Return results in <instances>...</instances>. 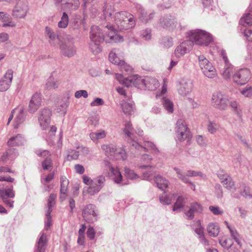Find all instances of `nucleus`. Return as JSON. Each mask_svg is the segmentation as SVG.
Wrapping results in <instances>:
<instances>
[{"mask_svg": "<svg viewBox=\"0 0 252 252\" xmlns=\"http://www.w3.org/2000/svg\"><path fill=\"white\" fill-rule=\"evenodd\" d=\"M239 23L243 26L252 25V14L249 13L245 14L240 19Z\"/></svg>", "mask_w": 252, "mask_h": 252, "instance_id": "38", "label": "nucleus"}, {"mask_svg": "<svg viewBox=\"0 0 252 252\" xmlns=\"http://www.w3.org/2000/svg\"><path fill=\"white\" fill-rule=\"evenodd\" d=\"M134 77L133 85L141 90H145L146 79H143L137 75H134Z\"/></svg>", "mask_w": 252, "mask_h": 252, "instance_id": "34", "label": "nucleus"}, {"mask_svg": "<svg viewBox=\"0 0 252 252\" xmlns=\"http://www.w3.org/2000/svg\"><path fill=\"white\" fill-rule=\"evenodd\" d=\"M145 89L150 91H154L159 87V83L158 80L154 78H146Z\"/></svg>", "mask_w": 252, "mask_h": 252, "instance_id": "28", "label": "nucleus"}, {"mask_svg": "<svg viewBox=\"0 0 252 252\" xmlns=\"http://www.w3.org/2000/svg\"><path fill=\"white\" fill-rule=\"evenodd\" d=\"M28 10L27 2L23 0H19L12 9L11 15L15 19H24Z\"/></svg>", "mask_w": 252, "mask_h": 252, "instance_id": "7", "label": "nucleus"}, {"mask_svg": "<svg viewBox=\"0 0 252 252\" xmlns=\"http://www.w3.org/2000/svg\"><path fill=\"white\" fill-rule=\"evenodd\" d=\"M57 197V195L55 194L51 193L49 196L47 203L48 210L46 212L47 214H51L53 209V207L55 205V199Z\"/></svg>", "mask_w": 252, "mask_h": 252, "instance_id": "40", "label": "nucleus"}, {"mask_svg": "<svg viewBox=\"0 0 252 252\" xmlns=\"http://www.w3.org/2000/svg\"><path fill=\"white\" fill-rule=\"evenodd\" d=\"M118 66L122 72L128 73L132 70L131 67L126 64L123 60L121 61V62H120V64H119Z\"/></svg>", "mask_w": 252, "mask_h": 252, "instance_id": "52", "label": "nucleus"}, {"mask_svg": "<svg viewBox=\"0 0 252 252\" xmlns=\"http://www.w3.org/2000/svg\"><path fill=\"white\" fill-rule=\"evenodd\" d=\"M174 170L176 171L178 178L186 184L189 182V177H202L203 176L202 173L199 171L188 170L186 172H183L181 169L177 167H175Z\"/></svg>", "mask_w": 252, "mask_h": 252, "instance_id": "12", "label": "nucleus"}, {"mask_svg": "<svg viewBox=\"0 0 252 252\" xmlns=\"http://www.w3.org/2000/svg\"><path fill=\"white\" fill-rule=\"evenodd\" d=\"M177 130L183 132H187V130H189V129L188 128L187 125L185 122L183 120H179L177 122Z\"/></svg>", "mask_w": 252, "mask_h": 252, "instance_id": "49", "label": "nucleus"}, {"mask_svg": "<svg viewBox=\"0 0 252 252\" xmlns=\"http://www.w3.org/2000/svg\"><path fill=\"white\" fill-rule=\"evenodd\" d=\"M217 176L220 180L224 187L228 189H231L234 187V182L231 177L223 170H219L217 172Z\"/></svg>", "mask_w": 252, "mask_h": 252, "instance_id": "14", "label": "nucleus"}, {"mask_svg": "<svg viewBox=\"0 0 252 252\" xmlns=\"http://www.w3.org/2000/svg\"><path fill=\"white\" fill-rule=\"evenodd\" d=\"M106 28L110 31L107 35L104 36L106 42H116L123 40V37H120L113 31L114 27L112 25H107Z\"/></svg>", "mask_w": 252, "mask_h": 252, "instance_id": "21", "label": "nucleus"}, {"mask_svg": "<svg viewBox=\"0 0 252 252\" xmlns=\"http://www.w3.org/2000/svg\"><path fill=\"white\" fill-rule=\"evenodd\" d=\"M101 149L107 156H114L117 151L116 146L113 144H103L101 146Z\"/></svg>", "mask_w": 252, "mask_h": 252, "instance_id": "31", "label": "nucleus"}, {"mask_svg": "<svg viewBox=\"0 0 252 252\" xmlns=\"http://www.w3.org/2000/svg\"><path fill=\"white\" fill-rule=\"evenodd\" d=\"M226 65L224 66V70L222 73V75L223 77L225 79H228L230 78L231 74L233 72V66L227 63V64H225Z\"/></svg>", "mask_w": 252, "mask_h": 252, "instance_id": "42", "label": "nucleus"}, {"mask_svg": "<svg viewBox=\"0 0 252 252\" xmlns=\"http://www.w3.org/2000/svg\"><path fill=\"white\" fill-rule=\"evenodd\" d=\"M208 234L212 237H217L220 232V227L216 223H210L207 228Z\"/></svg>", "mask_w": 252, "mask_h": 252, "instance_id": "30", "label": "nucleus"}, {"mask_svg": "<svg viewBox=\"0 0 252 252\" xmlns=\"http://www.w3.org/2000/svg\"><path fill=\"white\" fill-rule=\"evenodd\" d=\"M188 37L193 43L201 46H208L213 40L212 35L205 31L196 29L188 33Z\"/></svg>", "mask_w": 252, "mask_h": 252, "instance_id": "1", "label": "nucleus"}, {"mask_svg": "<svg viewBox=\"0 0 252 252\" xmlns=\"http://www.w3.org/2000/svg\"><path fill=\"white\" fill-rule=\"evenodd\" d=\"M176 136L178 140L180 141H184L186 139L189 140L191 137L189 130H187V132L176 131Z\"/></svg>", "mask_w": 252, "mask_h": 252, "instance_id": "43", "label": "nucleus"}, {"mask_svg": "<svg viewBox=\"0 0 252 252\" xmlns=\"http://www.w3.org/2000/svg\"><path fill=\"white\" fill-rule=\"evenodd\" d=\"M41 98L39 93H35L32 96L29 104L28 111L30 113H34L41 105Z\"/></svg>", "mask_w": 252, "mask_h": 252, "instance_id": "18", "label": "nucleus"}, {"mask_svg": "<svg viewBox=\"0 0 252 252\" xmlns=\"http://www.w3.org/2000/svg\"><path fill=\"white\" fill-rule=\"evenodd\" d=\"M229 99L221 92H217L212 94L211 102L215 108L223 111L227 109Z\"/></svg>", "mask_w": 252, "mask_h": 252, "instance_id": "3", "label": "nucleus"}, {"mask_svg": "<svg viewBox=\"0 0 252 252\" xmlns=\"http://www.w3.org/2000/svg\"><path fill=\"white\" fill-rule=\"evenodd\" d=\"M228 105H230L233 112L239 117H241L242 110L239 103L234 99H229Z\"/></svg>", "mask_w": 252, "mask_h": 252, "instance_id": "32", "label": "nucleus"}, {"mask_svg": "<svg viewBox=\"0 0 252 252\" xmlns=\"http://www.w3.org/2000/svg\"><path fill=\"white\" fill-rule=\"evenodd\" d=\"M45 32L49 38L52 41H54L57 37L56 34L48 27H46Z\"/></svg>", "mask_w": 252, "mask_h": 252, "instance_id": "63", "label": "nucleus"}, {"mask_svg": "<svg viewBox=\"0 0 252 252\" xmlns=\"http://www.w3.org/2000/svg\"><path fill=\"white\" fill-rule=\"evenodd\" d=\"M34 247L35 252H44L47 246V235L43 232H40L38 235Z\"/></svg>", "mask_w": 252, "mask_h": 252, "instance_id": "20", "label": "nucleus"}, {"mask_svg": "<svg viewBox=\"0 0 252 252\" xmlns=\"http://www.w3.org/2000/svg\"><path fill=\"white\" fill-rule=\"evenodd\" d=\"M159 24L164 29L173 31L176 27L178 22L175 16L169 14L161 17L159 19Z\"/></svg>", "mask_w": 252, "mask_h": 252, "instance_id": "10", "label": "nucleus"}, {"mask_svg": "<svg viewBox=\"0 0 252 252\" xmlns=\"http://www.w3.org/2000/svg\"><path fill=\"white\" fill-rule=\"evenodd\" d=\"M144 180L151 181L154 180L157 187L161 190H164L168 186L169 182L165 178L160 175L156 176L152 171L143 173Z\"/></svg>", "mask_w": 252, "mask_h": 252, "instance_id": "4", "label": "nucleus"}, {"mask_svg": "<svg viewBox=\"0 0 252 252\" xmlns=\"http://www.w3.org/2000/svg\"><path fill=\"white\" fill-rule=\"evenodd\" d=\"M60 84L59 80L51 77L47 79L45 86L47 89L53 90L58 88Z\"/></svg>", "mask_w": 252, "mask_h": 252, "instance_id": "33", "label": "nucleus"}, {"mask_svg": "<svg viewBox=\"0 0 252 252\" xmlns=\"http://www.w3.org/2000/svg\"><path fill=\"white\" fill-rule=\"evenodd\" d=\"M15 151H16V149H9L6 151L4 153H3L0 158L1 161H2L3 162H6L9 157H10L11 152Z\"/></svg>", "mask_w": 252, "mask_h": 252, "instance_id": "60", "label": "nucleus"}, {"mask_svg": "<svg viewBox=\"0 0 252 252\" xmlns=\"http://www.w3.org/2000/svg\"><path fill=\"white\" fill-rule=\"evenodd\" d=\"M0 20L4 23L2 24V27H15L16 24L12 21L11 17L7 13L0 12Z\"/></svg>", "mask_w": 252, "mask_h": 252, "instance_id": "25", "label": "nucleus"}, {"mask_svg": "<svg viewBox=\"0 0 252 252\" xmlns=\"http://www.w3.org/2000/svg\"><path fill=\"white\" fill-rule=\"evenodd\" d=\"M110 172L111 178L115 183L117 184H122V185L125 184L123 183V177L118 167L111 168Z\"/></svg>", "mask_w": 252, "mask_h": 252, "instance_id": "26", "label": "nucleus"}, {"mask_svg": "<svg viewBox=\"0 0 252 252\" xmlns=\"http://www.w3.org/2000/svg\"><path fill=\"white\" fill-rule=\"evenodd\" d=\"M202 211V207L200 204L197 202L190 203L189 207V209L184 211L186 216V219L189 220H192L194 219L195 215L200 213Z\"/></svg>", "mask_w": 252, "mask_h": 252, "instance_id": "15", "label": "nucleus"}, {"mask_svg": "<svg viewBox=\"0 0 252 252\" xmlns=\"http://www.w3.org/2000/svg\"><path fill=\"white\" fill-rule=\"evenodd\" d=\"M13 70L8 69L0 80V92H4L9 89L13 79Z\"/></svg>", "mask_w": 252, "mask_h": 252, "instance_id": "16", "label": "nucleus"}, {"mask_svg": "<svg viewBox=\"0 0 252 252\" xmlns=\"http://www.w3.org/2000/svg\"><path fill=\"white\" fill-rule=\"evenodd\" d=\"M199 66L204 74L207 77L213 78L216 75L215 68L212 63L205 57L204 55L198 56Z\"/></svg>", "mask_w": 252, "mask_h": 252, "instance_id": "5", "label": "nucleus"}, {"mask_svg": "<svg viewBox=\"0 0 252 252\" xmlns=\"http://www.w3.org/2000/svg\"><path fill=\"white\" fill-rule=\"evenodd\" d=\"M116 79L119 82V83L124 86L129 87L133 85V81L134 79V75L130 76L126 78H124L123 75L121 74H116Z\"/></svg>", "mask_w": 252, "mask_h": 252, "instance_id": "23", "label": "nucleus"}, {"mask_svg": "<svg viewBox=\"0 0 252 252\" xmlns=\"http://www.w3.org/2000/svg\"><path fill=\"white\" fill-rule=\"evenodd\" d=\"M68 103L67 102H63L57 108V112L64 115L66 113V109L68 107Z\"/></svg>", "mask_w": 252, "mask_h": 252, "instance_id": "53", "label": "nucleus"}, {"mask_svg": "<svg viewBox=\"0 0 252 252\" xmlns=\"http://www.w3.org/2000/svg\"><path fill=\"white\" fill-rule=\"evenodd\" d=\"M141 37L145 40H149L151 38V30L150 29H146L141 32Z\"/></svg>", "mask_w": 252, "mask_h": 252, "instance_id": "56", "label": "nucleus"}, {"mask_svg": "<svg viewBox=\"0 0 252 252\" xmlns=\"http://www.w3.org/2000/svg\"><path fill=\"white\" fill-rule=\"evenodd\" d=\"M42 166L44 170H48L52 166V161L50 158H46L42 162Z\"/></svg>", "mask_w": 252, "mask_h": 252, "instance_id": "55", "label": "nucleus"}, {"mask_svg": "<svg viewBox=\"0 0 252 252\" xmlns=\"http://www.w3.org/2000/svg\"><path fill=\"white\" fill-rule=\"evenodd\" d=\"M219 242L222 247L226 248V249L230 248L232 245V243L230 239L222 238L220 240Z\"/></svg>", "mask_w": 252, "mask_h": 252, "instance_id": "58", "label": "nucleus"}, {"mask_svg": "<svg viewBox=\"0 0 252 252\" xmlns=\"http://www.w3.org/2000/svg\"><path fill=\"white\" fill-rule=\"evenodd\" d=\"M106 135V133L104 130H100L95 132H92L90 134V138L94 142L105 138Z\"/></svg>", "mask_w": 252, "mask_h": 252, "instance_id": "36", "label": "nucleus"}, {"mask_svg": "<svg viewBox=\"0 0 252 252\" xmlns=\"http://www.w3.org/2000/svg\"><path fill=\"white\" fill-rule=\"evenodd\" d=\"M69 181L64 176L61 177L60 192H67Z\"/></svg>", "mask_w": 252, "mask_h": 252, "instance_id": "47", "label": "nucleus"}, {"mask_svg": "<svg viewBox=\"0 0 252 252\" xmlns=\"http://www.w3.org/2000/svg\"><path fill=\"white\" fill-rule=\"evenodd\" d=\"M117 50L116 49H115L110 53L109 55V60L110 62L112 63L118 65L119 64H120V62H121L122 60H120V59L117 56Z\"/></svg>", "mask_w": 252, "mask_h": 252, "instance_id": "44", "label": "nucleus"}, {"mask_svg": "<svg viewBox=\"0 0 252 252\" xmlns=\"http://www.w3.org/2000/svg\"><path fill=\"white\" fill-rule=\"evenodd\" d=\"M134 104L132 102H123L121 105V107L124 113L126 115H130L131 112L133 111Z\"/></svg>", "mask_w": 252, "mask_h": 252, "instance_id": "39", "label": "nucleus"}, {"mask_svg": "<svg viewBox=\"0 0 252 252\" xmlns=\"http://www.w3.org/2000/svg\"><path fill=\"white\" fill-rule=\"evenodd\" d=\"M160 44L162 47L168 48L173 45L172 38L169 36L163 37L160 39Z\"/></svg>", "mask_w": 252, "mask_h": 252, "instance_id": "45", "label": "nucleus"}, {"mask_svg": "<svg viewBox=\"0 0 252 252\" xmlns=\"http://www.w3.org/2000/svg\"><path fill=\"white\" fill-rule=\"evenodd\" d=\"M87 236L90 240H93L94 238L95 232L93 227L89 226L87 231Z\"/></svg>", "mask_w": 252, "mask_h": 252, "instance_id": "64", "label": "nucleus"}, {"mask_svg": "<svg viewBox=\"0 0 252 252\" xmlns=\"http://www.w3.org/2000/svg\"><path fill=\"white\" fill-rule=\"evenodd\" d=\"M209 210L215 215H222L223 211L218 206H210L209 207Z\"/></svg>", "mask_w": 252, "mask_h": 252, "instance_id": "61", "label": "nucleus"}, {"mask_svg": "<svg viewBox=\"0 0 252 252\" xmlns=\"http://www.w3.org/2000/svg\"><path fill=\"white\" fill-rule=\"evenodd\" d=\"M90 48L92 52L94 55H97L101 52V47L100 43L104 40V35L101 32L100 29L95 26H93L91 28L90 32Z\"/></svg>", "mask_w": 252, "mask_h": 252, "instance_id": "2", "label": "nucleus"}, {"mask_svg": "<svg viewBox=\"0 0 252 252\" xmlns=\"http://www.w3.org/2000/svg\"><path fill=\"white\" fill-rule=\"evenodd\" d=\"M60 49L62 54L68 58L74 56L76 53L73 43L68 40H65L60 45Z\"/></svg>", "mask_w": 252, "mask_h": 252, "instance_id": "13", "label": "nucleus"}, {"mask_svg": "<svg viewBox=\"0 0 252 252\" xmlns=\"http://www.w3.org/2000/svg\"><path fill=\"white\" fill-rule=\"evenodd\" d=\"M218 128L219 126L217 123L211 121L209 122V124L208 125V130L210 133L212 134L214 133Z\"/></svg>", "mask_w": 252, "mask_h": 252, "instance_id": "54", "label": "nucleus"}, {"mask_svg": "<svg viewBox=\"0 0 252 252\" xmlns=\"http://www.w3.org/2000/svg\"><path fill=\"white\" fill-rule=\"evenodd\" d=\"M192 83L189 79L182 78L178 83L177 90L178 93L182 96H187L192 91Z\"/></svg>", "mask_w": 252, "mask_h": 252, "instance_id": "11", "label": "nucleus"}, {"mask_svg": "<svg viewBox=\"0 0 252 252\" xmlns=\"http://www.w3.org/2000/svg\"><path fill=\"white\" fill-rule=\"evenodd\" d=\"M24 141V137L19 134L10 138L7 142V145L10 147L20 146L23 145Z\"/></svg>", "mask_w": 252, "mask_h": 252, "instance_id": "27", "label": "nucleus"}, {"mask_svg": "<svg viewBox=\"0 0 252 252\" xmlns=\"http://www.w3.org/2000/svg\"><path fill=\"white\" fill-rule=\"evenodd\" d=\"M186 204V200L184 197L182 196H179L178 197L176 202L173 206V211H177L179 209L184 208Z\"/></svg>", "mask_w": 252, "mask_h": 252, "instance_id": "35", "label": "nucleus"}, {"mask_svg": "<svg viewBox=\"0 0 252 252\" xmlns=\"http://www.w3.org/2000/svg\"><path fill=\"white\" fill-rule=\"evenodd\" d=\"M82 217L88 223H93L97 220V212L94 205L89 204L86 205L82 211Z\"/></svg>", "mask_w": 252, "mask_h": 252, "instance_id": "8", "label": "nucleus"}, {"mask_svg": "<svg viewBox=\"0 0 252 252\" xmlns=\"http://www.w3.org/2000/svg\"><path fill=\"white\" fill-rule=\"evenodd\" d=\"M96 185L97 187H100V189L103 187L105 182V178L103 175H100L96 178L95 179Z\"/></svg>", "mask_w": 252, "mask_h": 252, "instance_id": "59", "label": "nucleus"}, {"mask_svg": "<svg viewBox=\"0 0 252 252\" xmlns=\"http://www.w3.org/2000/svg\"><path fill=\"white\" fill-rule=\"evenodd\" d=\"M100 190V187L96 185L91 186L87 188V192L91 195H93L98 193Z\"/></svg>", "mask_w": 252, "mask_h": 252, "instance_id": "57", "label": "nucleus"}, {"mask_svg": "<svg viewBox=\"0 0 252 252\" xmlns=\"http://www.w3.org/2000/svg\"><path fill=\"white\" fill-rule=\"evenodd\" d=\"M135 7L138 13L139 18L142 22L146 23L153 18L155 13L148 14L143 7L138 3L135 4Z\"/></svg>", "mask_w": 252, "mask_h": 252, "instance_id": "19", "label": "nucleus"}, {"mask_svg": "<svg viewBox=\"0 0 252 252\" xmlns=\"http://www.w3.org/2000/svg\"><path fill=\"white\" fill-rule=\"evenodd\" d=\"M116 160H126L127 158V155L125 150L122 149H117V151L114 155Z\"/></svg>", "mask_w": 252, "mask_h": 252, "instance_id": "46", "label": "nucleus"}, {"mask_svg": "<svg viewBox=\"0 0 252 252\" xmlns=\"http://www.w3.org/2000/svg\"><path fill=\"white\" fill-rule=\"evenodd\" d=\"M192 43L190 40L184 41L177 46L175 49L174 54L176 57L180 58L191 49Z\"/></svg>", "mask_w": 252, "mask_h": 252, "instance_id": "17", "label": "nucleus"}, {"mask_svg": "<svg viewBox=\"0 0 252 252\" xmlns=\"http://www.w3.org/2000/svg\"><path fill=\"white\" fill-rule=\"evenodd\" d=\"M133 128L132 127V125L130 122H127L125 125V127L124 129L125 133L132 141L133 143L135 139L133 137Z\"/></svg>", "mask_w": 252, "mask_h": 252, "instance_id": "37", "label": "nucleus"}, {"mask_svg": "<svg viewBox=\"0 0 252 252\" xmlns=\"http://www.w3.org/2000/svg\"><path fill=\"white\" fill-rule=\"evenodd\" d=\"M26 112L24 109L21 108L18 110V113L15 119L14 128H17L19 126L23 123L26 118Z\"/></svg>", "mask_w": 252, "mask_h": 252, "instance_id": "29", "label": "nucleus"}, {"mask_svg": "<svg viewBox=\"0 0 252 252\" xmlns=\"http://www.w3.org/2000/svg\"><path fill=\"white\" fill-rule=\"evenodd\" d=\"M52 115V111L48 108H44L39 110L38 120L41 127L43 130L46 129L49 127Z\"/></svg>", "mask_w": 252, "mask_h": 252, "instance_id": "9", "label": "nucleus"}, {"mask_svg": "<svg viewBox=\"0 0 252 252\" xmlns=\"http://www.w3.org/2000/svg\"><path fill=\"white\" fill-rule=\"evenodd\" d=\"M162 104L165 108L169 113H172L173 112V104L172 102L166 97L162 98Z\"/></svg>", "mask_w": 252, "mask_h": 252, "instance_id": "41", "label": "nucleus"}, {"mask_svg": "<svg viewBox=\"0 0 252 252\" xmlns=\"http://www.w3.org/2000/svg\"><path fill=\"white\" fill-rule=\"evenodd\" d=\"M79 151L74 150H70L68 151L66 159L67 160H72L77 159L79 156Z\"/></svg>", "mask_w": 252, "mask_h": 252, "instance_id": "51", "label": "nucleus"}, {"mask_svg": "<svg viewBox=\"0 0 252 252\" xmlns=\"http://www.w3.org/2000/svg\"><path fill=\"white\" fill-rule=\"evenodd\" d=\"M127 15H129V13L126 11H121L116 13L115 16V22L118 27H120L121 29L125 28L124 25L122 23L126 22Z\"/></svg>", "mask_w": 252, "mask_h": 252, "instance_id": "24", "label": "nucleus"}, {"mask_svg": "<svg viewBox=\"0 0 252 252\" xmlns=\"http://www.w3.org/2000/svg\"><path fill=\"white\" fill-rule=\"evenodd\" d=\"M159 200L163 205H169L171 202V199L165 194L160 196Z\"/></svg>", "mask_w": 252, "mask_h": 252, "instance_id": "62", "label": "nucleus"}, {"mask_svg": "<svg viewBox=\"0 0 252 252\" xmlns=\"http://www.w3.org/2000/svg\"><path fill=\"white\" fill-rule=\"evenodd\" d=\"M252 74L250 70L247 68H241L236 71L232 76L234 83L238 85L246 84L251 78Z\"/></svg>", "mask_w": 252, "mask_h": 252, "instance_id": "6", "label": "nucleus"}, {"mask_svg": "<svg viewBox=\"0 0 252 252\" xmlns=\"http://www.w3.org/2000/svg\"><path fill=\"white\" fill-rule=\"evenodd\" d=\"M125 175L128 179L134 180L138 178L139 176L128 168H125Z\"/></svg>", "mask_w": 252, "mask_h": 252, "instance_id": "48", "label": "nucleus"}, {"mask_svg": "<svg viewBox=\"0 0 252 252\" xmlns=\"http://www.w3.org/2000/svg\"><path fill=\"white\" fill-rule=\"evenodd\" d=\"M132 146L138 150L144 149L145 151L153 150L158 152V150L156 145L153 143L148 141H144L143 145L141 146L137 143L135 140L132 143Z\"/></svg>", "mask_w": 252, "mask_h": 252, "instance_id": "22", "label": "nucleus"}, {"mask_svg": "<svg viewBox=\"0 0 252 252\" xmlns=\"http://www.w3.org/2000/svg\"><path fill=\"white\" fill-rule=\"evenodd\" d=\"M68 23V17L65 12H63L61 21L58 23V26L61 28H65Z\"/></svg>", "mask_w": 252, "mask_h": 252, "instance_id": "50", "label": "nucleus"}]
</instances>
